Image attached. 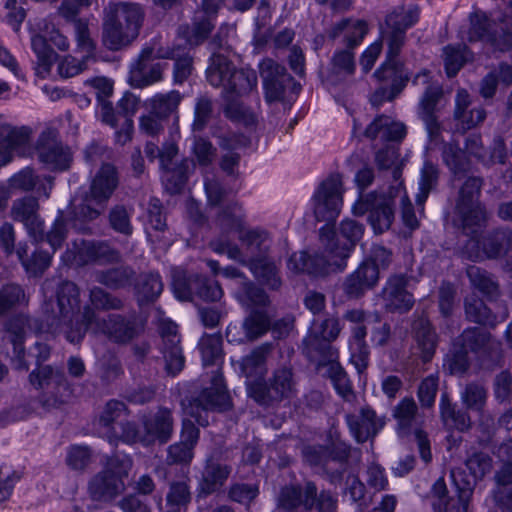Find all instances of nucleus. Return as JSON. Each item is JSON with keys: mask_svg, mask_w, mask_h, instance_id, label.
<instances>
[{"mask_svg": "<svg viewBox=\"0 0 512 512\" xmlns=\"http://www.w3.org/2000/svg\"><path fill=\"white\" fill-rule=\"evenodd\" d=\"M60 319L58 324L51 326L47 332L64 333L71 343L79 342L86 331L103 333L116 342L125 343L137 336L142 326L135 320H126L117 314H109L100 318L90 308L80 312L79 289L72 282L63 283L58 293Z\"/></svg>", "mask_w": 512, "mask_h": 512, "instance_id": "1", "label": "nucleus"}, {"mask_svg": "<svg viewBox=\"0 0 512 512\" xmlns=\"http://www.w3.org/2000/svg\"><path fill=\"white\" fill-rule=\"evenodd\" d=\"M219 222L222 228L238 232L243 249L220 237L211 242L212 250L218 254H226L229 259L241 263L249 261L250 270L259 281L271 289L279 288L281 280L275 264L266 258L253 259L256 252L268 249L270 244L268 233L262 230H243L244 214L237 206L225 211Z\"/></svg>", "mask_w": 512, "mask_h": 512, "instance_id": "2", "label": "nucleus"}, {"mask_svg": "<svg viewBox=\"0 0 512 512\" xmlns=\"http://www.w3.org/2000/svg\"><path fill=\"white\" fill-rule=\"evenodd\" d=\"M419 17V10L416 6L398 7L389 13L381 30V37L388 45L387 59L385 63L375 72L378 79H392L393 84L388 91L380 88L371 97L373 105H380L383 101L393 100L404 88L408 77L403 75L396 56L404 43L405 31L414 25Z\"/></svg>", "mask_w": 512, "mask_h": 512, "instance_id": "3", "label": "nucleus"}, {"mask_svg": "<svg viewBox=\"0 0 512 512\" xmlns=\"http://www.w3.org/2000/svg\"><path fill=\"white\" fill-rule=\"evenodd\" d=\"M206 74L211 85L222 86L224 89V97L227 101L226 116L246 126L253 125L256 120L254 113L236 97L243 96L256 88V72L249 68L237 70L227 56L215 53L211 57Z\"/></svg>", "mask_w": 512, "mask_h": 512, "instance_id": "4", "label": "nucleus"}, {"mask_svg": "<svg viewBox=\"0 0 512 512\" xmlns=\"http://www.w3.org/2000/svg\"><path fill=\"white\" fill-rule=\"evenodd\" d=\"M214 382V387L204 390L197 399L187 404L183 402L184 418L181 440L169 447L168 459L171 462H190L192 460L193 448L199 438V430L195 427L194 422L200 426H206L208 424V411L229 408V396L223 385L221 375L217 374Z\"/></svg>", "mask_w": 512, "mask_h": 512, "instance_id": "5", "label": "nucleus"}, {"mask_svg": "<svg viewBox=\"0 0 512 512\" xmlns=\"http://www.w3.org/2000/svg\"><path fill=\"white\" fill-rule=\"evenodd\" d=\"M144 11L139 4L110 5L103 24V41L111 50H118L131 43L139 34Z\"/></svg>", "mask_w": 512, "mask_h": 512, "instance_id": "6", "label": "nucleus"}, {"mask_svg": "<svg viewBox=\"0 0 512 512\" xmlns=\"http://www.w3.org/2000/svg\"><path fill=\"white\" fill-rule=\"evenodd\" d=\"M118 185L115 168L110 164L102 165L92 179L90 193L77 207V215L83 220L97 218L105 209L106 202Z\"/></svg>", "mask_w": 512, "mask_h": 512, "instance_id": "7", "label": "nucleus"}, {"mask_svg": "<svg viewBox=\"0 0 512 512\" xmlns=\"http://www.w3.org/2000/svg\"><path fill=\"white\" fill-rule=\"evenodd\" d=\"M121 429L123 430V442L150 445L156 441H168L173 431V420L169 410L159 409L143 418L141 429L134 424L128 425L126 428L121 426Z\"/></svg>", "mask_w": 512, "mask_h": 512, "instance_id": "8", "label": "nucleus"}, {"mask_svg": "<svg viewBox=\"0 0 512 512\" xmlns=\"http://www.w3.org/2000/svg\"><path fill=\"white\" fill-rule=\"evenodd\" d=\"M131 467L132 460L127 455L110 459L106 469L90 482L91 495L95 499L109 500L122 493L125 488L124 479L127 478Z\"/></svg>", "mask_w": 512, "mask_h": 512, "instance_id": "9", "label": "nucleus"}, {"mask_svg": "<svg viewBox=\"0 0 512 512\" xmlns=\"http://www.w3.org/2000/svg\"><path fill=\"white\" fill-rule=\"evenodd\" d=\"M343 181L339 174H332L316 188L310 204L318 221L332 222L343 206Z\"/></svg>", "mask_w": 512, "mask_h": 512, "instance_id": "10", "label": "nucleus"}, {"mask_svg": "<svg viewBox=\"0 0 512 512\" xmlns=\"http://www.w3.org/2000/svg\"><path fill=\"white\" fill-rule=\"evenodd\" d=\"M393 196L390 189L388 196L376 192L361 196L353 205L352 212L356 216L369 213V223L375 233L388 230L394 219Z\"/></svg>", "mask_w": 512, "mask_h": 512, "instance_id": "11", "label": "nucleus"}, {"mask_svg": "<svg viewBox=\"0 0 512 512\" xmlns=\"http://www.w3.org/2000/svg\"><path fill=\"white\" fill-rule=\"evenodd\" d=\"M32 386L42 392L40 401L45 407H55L69 396L65 376L50 366L38 367L29 376Z\"/></svg>", "mask_w": 512, "mask_h": 512, "instance_id": "12", "label": "nucleus"}, {"mask_svg": "<svg viewBox=\"0 0 512 512\" xmlns=\"http://www.w3.org/2000/svg\"><path fill=\"white\" fill-rule=\"evenodd\" d=\"M347 251L344 249L331 257L326 247L313 256L306 252L293 253L288 260V269L293 272H307L313 275H323L330 272L342 271L346 267Z\"/></svg>", "mask_w": 512, "mask_h": 512, "instance_id": "13", "label": "nucleus"}, {"mask_svg": "<svg viewBox=\"0 0 512 512\" xmlns=\"http://www.w3.org/2000/svg\"><path fill=\"white\" fill-rule=\"evenodd\" d=\"M294 381L292 372L287 367H282L273 373L269 385L260 382V384H248V395L260 404H268L272 401H280L289 398L294 393Z\"/></svg>", "mask_w": 512, "mask_h": 512, "instance_id": "14", "label": "nucleus"}, {"mask_svg": "<svg viewBox=\"0 0 512 512\" xmlns=\"http://www.w3.org/2000/svg\"><path fill=\"white\" fill-rule=\"evenodd\" d=\"M482 181L477 177L468 178L460 191L457 210L465 230L480 227L486 219V213L478 201Z\"/></svg>", "mask_w": 512, "mask_h": 512, "instance_id": "15", "label": "nucleus"}, {"mask_svg": "<svg viewBox=\"0 0 512 512\" xmlns=\"http://www.w3.org/2000/svg\"><path fill=\"white\" fill-rule=\"evenodd\" d=\"M364 228L353 220H344L340 226V235L336 236L332 228L327 224L320 229V241L326 247L331 257L336 256L342 250L347 251V258L354 248L355 243L363 235Z\"/></svg>", "mask_w": 512, "mask_h": 512, "instance_id": "16", "label": "nucleus"}, {"mask_svg": "<svg viewBox=\"0 0 512 512\" xmlns=\"http://www.w3.org/2000/svg\"><path fill=\"white\" fill-rule=\"evenodd\" d=\"M37 145L39 161L49 170H65L70 166V150L59 142L53 132H43Z\"/></svg>", "mask_w": 512, "mask_h": 512, "instance_id": "17", "label": "nucleus"}, {"mask_svg": "<svg viewBox=\"0 0 512 512\" xmlns=\"http://www.w3.org/2000/svg\"><path fill=\"white\" fill-rule=\"evenodd\" d=\"M505 244L512 246L511 230H497L481 241L472 238L466 244V251L473 260L497 258L504 254Z\"/></svg>", "mask_w": 512, "mask_h": 512, "instance_id": "18", "label": "nucleus"}, {"mask_svg": "<svg viewBox=\"0 0 512 512\" xmlns=\"http://www.w3.org/2000/svg\"><path fill=\"white\" fill-rule=\"evenodd\" d=\"M31 134L28 127H14L4 137H0V166L8 164L15 155H32Z\"/></svg>", "mask_w": 512, "mask_h": 512, "instance_id": "19", "label": "nucleus"}, {"mask_svg": "<svg viewBox=\"0 0 512 512\" xmlns=\"http://www.w3.org/2000/svg\"><path fill=\"white\" fill-rule=\"evenodd\" d=\"M38 211V200L27 196L15 200L10 212L12 219L21 222L35 240L42 236L44 229V221Z\"/></svg>", "mask_w": 512, "mask_h": 512, "instance_id": "20", "label": "nucleus"}, {"mask_svg": "<svg viewBox=\"0 0 512 512\" xmlns=\"http://www.w3.org/2000/svg\"><path fill=\"white\" fill-rule=\"evenodd\" d=\"M259 68L266 100L274 102L282 99L286 82L291 80L285 73V68L272 59H264L259 64Z\"/></svg>", "mask_w": 512, "mask_h": 512, "instance_id": "21", "label": "nucleus"}, {"mask_svg": "<svg viewBox=\"0 0 512 512\" xmlns=\"http://www.w3.org/2000/svg\"><path fill=\"white\" fill-rule=\"evenodd\" d=\"M484 340V335L477 330H465L461 335V349L454 345L452 353L446 356L444 367L451 373L463 374L468 367V351L479 348V342Z\"/></svg>", "mask_w": 512, "mask_h": 512, "instance_id": "22", "label": "nucleus"}, {"mask_svg": "<svg viewBox=\"0 0 512 512\" xmlns=\"http://www.w3.org/2000/svg\"><path fill=\"white\" fill-rule=\"evenodd\" d=\"M124 414L125 405L122 402L110 401L100 415L98 421L99 433L112 444L117 443L118 440L123 441L121 426L126 428L128 425H132L131 423L123 424L119 421Z\"/></svg>", "mask_w": 512, "mask_h": 512, "instance_id": "23", "label": "nucleus"}, {"mask_svg": "<svg viewBox=\"0 0 512 512\" xmlns=\"http://www.w3.org/2000/svg\"><path fill=\"white\" fill-rule=\"evenodd\" d=\"M347 424L357 442H365L375 436L384 426L383 418L370 408H363L359 415L347 416Z\"/></svg>", "mask_w": 512, "mask_h": 512, "instance_id": "24", "label": "nucleus"}, {"mask_svg": "<svg viewBox=\"0 0 512 512\" xmlns=\"http://www.w3.org/2000/svg\"><path fill=\"white\" fill-rule=\"evenodd\" d=\"M405 286L406 280L402 276H393L387 281L382 292L386 309L406 312L413 306L414 298Z\"/></svg>", "mask_w": 512, "mask_h": 512, "instance_id": "25", "label": "nucleus"}, {"mask_svg": "<svg viewBox=\"0 0 512 512\" xmlns=\"http://www.w3.org/2000/svg\"><path fill=\"white\" fill-rule=\"evenodd\" d=\"M379 281V270L375 264L363 262L344 284L346 293L351 297H359L372 289Z\"/></svg>", "mask_w": 512, "mask_h": 512, "instance_id": "26", "label": "nucleus"}, {"mask_svg": "<svg viewBox=\"0 0 512 512\" xmlns=\"http://www.w3.org/2000/svg\"><path fill=\"white\" fill-rule=\"evenodd\" d=\"M222 3L223 0H202L203 11L197 13L191 32L183 35L187 44L198 45L207 38L213 28L211 15L216 13Z\"/></svg>", "mask_w": 512, "mask_h": 512, "instance_id": "27", "label": "nucleus"}, {"mask_svg": "<svg viewBox=\"0 0 512 512\" xmlns=\"http://www.w3.org/2000/svg\"><path fill=\"white\" fill-rule=\"evenodd\" d=\"M158 48L159 47L156 46H148L142 50L137 67L131 72L132 78L138 82L136 83L138 87L148 86L161 80L163 71L162 65L156 63L148 66L147 63L150 59H159L155 55Z\"/></svg>", "mask_w": 512, "mask_h": 512, "instance_id": "28", "label": "nucleus"}, {"mask_svg": "<svg viewBox=\"0 0 512 512\" xmlns=\"http://www.w3.org/2000/svg\"><path fill=\"white\" fill-rule=\"evenodd\" d=\"M36 321H31L27 317L19 316L10 321L7 327V333L13 345L15 354L14 364L18 370H27L28 365L24 361V349L22 343L28 331L35 325Z\"/></svg>", "mask_w": 512, "mask_h": 512, "instance_id": "29", "label": "nucleus"}, {"mask_svg": "<svg viewBox=\"0 0 512 512\" xmlns=\"http://www.w3.org/2000/svg\"><path fill=\"white\" fill-rule=\"evenodd\" d=\"M466 468L469 471L470 478L464 481L463 486H460L459 479L453 473L454 482L458 488V496L466 488H471V495L477 481L483 479L492 469V459L484 453H474L466 460Z\"/></svg>", "mask_w": 512, "mask_h": 512, "instance_id": "30", "label": "nucleus"}, {"mask_svg": "<svg viewBox=\"0 0 512 512\" xmlns=\"http://www.w3.org/2000/svg\"><path fill=\"white\" fill-rule=\"evenodd\" d=\"M365 135L371 139L380 136L384 140L400 141L406 135V128L403 123L381 115L366 128Z\"/></svg>", "mask_w": 512, "mask_h": 512, "instance_id": "31", "label": "nucleus"}, {"mask_svg": "<svg viewBox=\"0 0 512 512\" xmlns=\"http://www.w3.org/2000/svg\"><path fill=\"white\" fill-rule=\"evenodd\" d=\"M47 39L46 30L43 34H34L31 37V47L37 57L35 71L41 78L50 75L51 68L57 60V54L47 44Z\"/></svg>", "mask_w": 512, "mask_h": 512, "instance_id": "32", "label": "nucleus"}, {"mask_svg": "<svg viewBox=\"0 0 512 512\" xmlns=\"http://www.w3.org/2000/svg\"><path fill=\"white\" fill-rule=\"evenodd\" d=\"M443 95L441 85L438 83L429 84L420 100V116L425 122L427 130L430 135L434 134L438 129V124L435 118V111L438 102Z\"/></svg>", "mask_w": 512, "mask_h": 512, "instance_id": "33", "label": "nucleus"}, {"mask_svg": "<svg viewBox=\"0 0 512 512\" xmlns=\"http://www.w3.org/2000/svg\"><path fill=\"white\" fill-rule=\"evenodd\" d=\"M155 55L158 58H171L175 60L173 73L175 83H183L191 75L193 70L192 58L186 51V48H181L180 45L174 48H158Z\"/></svg>", "mask_w": 512, "mask_h": 512, "instance_id": "34", "label": "nucleus"}, {"mask_svg": "<svg viewBox=\"0 0 512 512\" xmlns=\"http://www.w3.org/2000/svg\"><path fill=\"white\" fill-rule=\"evenodd\" d=\"M267 347H258L241 362V370L246 376V386L249 382L253 384H260L262 377L265 374V358L267 354Z\"/></svg>", "mask_w": 512, "mask_h": 512, "instance_id": "35", "label": "nucleus"}, {"mask_svg": "<svg viewBox=\"0 0 512 512\" xmlns=\"http://www.w3.org/2000/svg\"><path fill=\"white\" fill-rule=\"evenodd\" d=\"M119 259V254L109 245L104 243H82V247L78 249L74 260L89 262H114Z\"/></svg>", "mask_w": 512, "mask_h": 512, "instance_id": "36", "label": "nucleus"}, {"mask_svg": "<svg viewBox=\"0 0 512 512\" xmlns=\"http://www.w3.org/2000/svg\"><path fill=\"white\" fill-rule=\"evenodd\" d=\"M178 153V147L174 140L166 142L162 149L160 150L159 160L161 167L165 170L162 176L163 181L165 182L166 188L170 190L172 193L178 192L182 186L184 185L185 178L183 175L179 176L175 183H172V178L174 177V173L169 170V166L173 160V158Z\"/></svg>", "mask_w": 512, "mask_h": 512, "instance_id": "37", "label": "nucleus"}, {"mask_svg": "<svg viewBox=\"0 0 512 512\" xmlns=\"http://www.w3.org/2000/svg\"><path fill=\"white\" fill-rule=\"evenodd\" d=\"M393 176L395 178V185L391 187L393 202H395L396 199H399L404 224L411 229H415L418 226V220L414 213L412 203L405 188L403 187L402 181L400 180V170L395 169L393 171Z\"/></svg>", "mask_w": 512, "mask_h": 512, "instance_id": "38", "label": "nucleus"}, {"mask_svg": "<svg viewBox=\"0 0 512 512\" xmlns=\"http://www.w3.org/2000/svg\"><path fill=\"white\" fill-rule=\"evenodd\" d=\"M316 497V487L312 483H307L305 486V496L302 497L301 491L296 487H286L282 490L280 495V504L286 508L291 509L303 503L306 508L313 506Z\"/></svg>", "mask_w": 512, "mask_h": 512, "instance_id": "39", "label": "nucleus"}, {"mask_svg": "<svg viewBox=\"0 0 512 512\" xmlns=\"http://www.w3.org/2000/svg\"><path fill=\"white\" fill-rule=\"evenodd\" d=\"M489 24L485 20L484 23H473L471 28L470 40H485L494 45L497 49L503 51L512 48V35L508 32H503L501 35L492 34L487 31Z\"/></svg>", "mask_w": 512, "mask_h": 512, "instance_id": "40", "label": "nucleus"}, {"mask_svg": "<svg viewBox=\"0 0 512 512\" xmlns=\"http://www.w3.org/2000/svg\"><path fill=\"white\" fill-rule=\"evenodd\" d=\"M230 472L231 469L227 465L209 463L203 472L202 492L210 494L217 490L227 480Z\"/></svg>", "mask_w": 512, "mask_h": 512, "instance_id": "41", "label": "nucleus"}, {"mask_svg": "<svg viewBox=\"0 0 512 512\" xmlns=\"http://www.w3.org/2000/svg\"><path fill=\"white\" fill-rule=\"evenodd\" d=\"M368 28L364 21H343L337 25L334 36L343 34L344 41L348 46L358 45L367 34Z\"/></svg>", "mask_w": 512, "mask_h": 512, "instance_id": "42", "label": "nucleus"}, {"mask_svg": "<svg viewBox=\"0 0 512 512\" xmlns=\"http://www.w3.org/2000/svg\"><path fill=\"white\" fill-rule=\"evenodd\" d=\"M37 181L38 178L34 171L26 167L12 175L7 182H2L1 184L9 192L10 198L15 192L32 190L36 186Z\"/></svg>", "mask_w": 512, "mask_h": 512, "instance_id": "43", "label": "nucleus"}, {"mask_svg": "<svg viewBox=\"0 0 512 512\" xmlns=\"http://www.w3.org/2000/svg\"><path fill=\"white\" fill-rule=\"evenodd\" d=\"M438 174V168L436 165L429 161L424 162L420 173L418 193L416 195V202L418 205L422 206L428 198L430 191L437 183Z\"/></svg>", "mask_w": 512, "mask_h": 512, "instance_id": "44", "label": "nucleus"}, {"mask_svg": "<svg viewBox=\"0 0 512 512\" xmlns=\"http://www.w3.org/2000/svg\"><path fill=\"white\" fill-rule=\"evenodd\" d=\"M467 275L472 286L487 296H494L498 291V285L495 280L486 271L472 266L467 270Z\"/></svg>", "mask_w": 512, "mask_h": 512, "instance_id": "45", "label": "nucleus"}, {"mask_svg": "<svg viewBox=\"0 0 512 512\" xmlns=\"http://www.w3.org/2000/svg\"><path fill=\"white\" fill-rule=\"evenodd\" d=\"M25 302V294L20 286L4 285L0 289V316Z\"/></svg>", "mask_w": 512, "mask_h": 512, "instance_id": "46", "label": "nucleus"}, {"mask_svg": "<svg viewBox=\"0 0 512 512\" xmlns=\"http://www.w3.org/2000/svg\"><path fill=\"white\" fill-rule=\"evenodd\" d=\"M199 349L205 366L216 363L221 358V337L217 334L204 335L199 341Z\"/></svg>", "mask_w": 512, "mask_h": 512, "instance_id": "47", "label": "nucleus"}, {"mask_svg": "<svg viewBox=\"0 0 512 512\" xmlns=\"http://www.w3.org/2000/svg\"><path fill=\"white\" fill-rule=\"evenodd\" d=\"M417 411L416 403L413 399L404 398L394 408L393 416L398 422L400 434H405L411 426L412 420Z\"/></svg>", "mask_w": 512, "mask_h": 512, "instance_id": "48", "label": "nucleus"}, {"mask_svg": "<svg viewBox=\"0 0 512 512\" xmlns=\"http://www.w3.org/2000/svg\"><path fill=\"white\" fill-rule=\"evenodd\" d=\"M418 348L424 361L431 359L436 348V334L428 322H421L416 332Z\"/></svg>", "mask_w": 512, "mask_h": 512, "instance_id": "49", "label": "nucleus"}, {"mask_svg": "<svg viewBox=\"0 0 512 512\" xmlns=\"http://www.w3.org/2000/svg\"><path fill=\"white\" fill-rule=\"evenodd\" d=\"M180 101L181 95L177 91L157 94L150 99L151 110L160 116L167 117L177 109Z\"/></svg>", "mask_w": 512, "mask_h": 512, "instance_id": "50", "label": "nucleus"}, {"mask_svg": "<svg viewBox=\"0 0 512 512\" xmlns=\"http://www.w3.org/2000/svg\"><path fill=\"white\" fill-rule=\"evenodd\" d=\"M470 53L465 46H448L444 49V63L449 77L457 74L462 65L468 60Z\"/></svg>", "mask_w": 512, "mask_h": 512, "instance_id": "51", "label": "nucleus"}, {"mask_svg": "<svg viewBox=\"0 0 512 512\" xmlns=\"http://www.w3.org/2000/svg\"><path fill=\"white\" fill-rule=\"evenodd\" d=\"M17 256L24 266L25 270L33 275H36L46 269L51 262V255L48 252H36L31 261L24 260L27 253L26 246L19 244L16 250Z\"/></svg>", "mask_w": 512, "mask_h": 512, "instance_id": "52", "label": "nucleus"}, {"mask_svg": "<svg viewBox=\"0 0 512 512\" xmlns=\"http://www.w3.org/2000/svg\"><path fill=\"white\" fill-rule=\"evenodd\" d=\"M190 501V492L184 482L173 483L167 494V507L169 512H181Z\"/></svg>", "mask_w": 512, "mask_h": 512, "instance_id": "53", "label": "nucleus"}, {"mask_svg": "<svg viewBox=\"0 0 512 512\" xmlns=\"http://www.w3.org/2000/svg\"><path fill=\"white\" fill-rule=\"evenodd\" d=\"M366 337V326L357 325L353 328L352 338L349 342V348L351 350V358H357L360 363H357V368L361 371V368L366 367L365 358L366 350L364 345V339Z\"/></svg>", "mask_w": 512, "mask_h": 512, "instance_id": "54", "label": "nucleus"}, {"mask_svg": "<svg viewBox=\"0 0 512 512\" xmlns=\"http://www.w3.org/2000/svg\"><path fill=\"white\" fill-rule=\"evenodd\" d=\"M486 389L479 384H469L461 393L463 404L471 410L480 411L486 403Z\"/></svg>", "mask_w": 512, "mask_h": 512, "instance_id": "55", "label": "nucleus"}, {"mask_svg": "<svg viewBox=\"0 0 512 512\" xmlns=\"http://www.w3.org/2000/svg\"><path fill=\"white\" fill-rule=\"evenodd\" d=\"M269 327L267 316L260 312L255 311L243 323L246 338L249 340L256 339L263 335Z\"/></svg>", "mask_w": 512, "mask_h": 512, "instance_id": "56", "label": "nucleus"}, {"mask_svg": "<svg viewBox=\"0 0 512 512\" xmlns=\"http://www.w3.org/2000/svg\"><path fill=\"white\" fill-rule=\"evenodd\" d=\"M441 416L444 423L458 430H465L469 427V419L465 415H457L454 408L449 403L446 394L441 395L440 399Z\"/></svg>", "mask_w": 512, "mask_h": 512, "instance_id": "57", "label": "nucleus"}, {"mask_svg": "<svg viewBox=\"0 0 512 512\" xmlns=\"http://www.w3.org/2000/svg\"><path fill=\"white\" fill-rule=\"evenodd\" d=\"M166 369L171 374L180 372L184 365V357L179 346V338L171 339V344L165 345L163 350Z\"/></svg>", "mask_w": 512, "mask_h": 512, "instance_id": "58", "label": "nucleus"}, {"mask_svg": "<svg viewBox=\"0 0 512 512\" xmlns=\"http://www.w3.org/2000/svg\"><path fill=\"white\" fill-rule=\"evenodd\" d=\"M442 156L452 173L457 174L466 168L465 153L457 145L453 143L445 144Z\"/></svg>", "mask_w": 512, "mask_h": 512, "instance_id": "59", "label": "nucleus"}, {"mask_svg": "<svg viewBox=\"0 0 512 512\" xmlns=\"http://www.w3.org/2000/svg\"><path fill=\"white\" fill-rule=\"evenodd\" d=\"M330 378L337 393L344 399L350 400L352 398L351 383L346 373L335 361H331L330 364Z\"/></svg>", "mask_w": 512, "mask_h": 512, "instance_id": "60", "label": "nucleus"}, {"mask_svg": "<svg viewBox=\"0 0 512 512\" xmlns=\"http://www.w3.org/2000/svg\"><path fill=\"white\" fill-rule=\"evenodd\" d=\"M340 333L339 322L335 318H329L320 324L313 323L310 337L313 340L333 341Z\"/></svg>", "mask_w": 512, "mask_h": 512, "instance_id": "61", "label": "nucleus"}, {"mask_svg": "<svg viewBox=\"0 0 512 512\" xmlns=\"http://www.w3.org/2000/svg\"><path fill=\"white\" fill-rule=\"evenodd\" d=\"M163 290V284L159 274L151 273L141 282L138 294L141 301H152L157 298Z\"/></svg>", "mask_w": 512, "mask_h": 512, "instance_id": "62", "label": "nucleus"}, {"mask_svg": "<svg viewBox=\"0 0 512 512\" xmlns=\"http://www.w3.org/2000/svg\"><path fill=\"white\" fill-rule=\"evenodd\" d=\"M75 37L77 48L83 53L84 59H91L94 56L95 45L90 37L88 26L82 21L75 23Z\"/></svg>", "mask_w": 512, "mask_h": 512, "instance_id": "63", "label": "nucleus"}, {"mask_svg": "<svg viewBox=\"0 0 512 512\" xmlns=\"http://www.w3.org/2000/svg\"><path fill=\"white\" fill-rule=\"evenodd\" d=\"M215 148L212 144L203 138L194 139L192 153L201 166L210 165L215 159Z\"/></svg>", "mask_w": 512, "mask_h": 512, "instance_id": "64", "label": "nucleus"}]
</instances>
